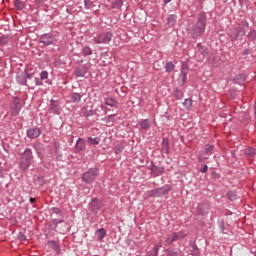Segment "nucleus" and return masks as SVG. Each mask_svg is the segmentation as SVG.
<instances>
[{
  "instance_id": "obj_50",
  "label": "nucleus",
  "mask_w": 256,
  "mask_h": 256,
  "mask_svg": "<svg viewBox=\"0 0 256 256\" xmlns=\"http://www.w3.org/2000/svg\"><path fill=\"white\" fill-rule=\"evenodd\" d=\"M63 222H64L63 219H57V218L53 219V221H52L54 227H57V225H59V223H63Z\"/></svg>"
},
{
  "instance_id": "obj_34",
  "label": "nucleus",
  "mask_w": 256,
  "mask_h": 256,
  "mask_svg": "<svg viewBox=\"0 0 256 256\" xmlns=\"http://www.w3.org/2000/svg\"><path fill=\"white\" fill-rule=\"evenodd\" d=\"M166 73H172L175 70V64L173 62H167L165 65Z\"/></svg>"
},
{
  "instance_id": "obj_28",
  "label": "nucleus",
  "mask_w": 256,
  "mask_h": 256,
  "mask_svg": "<svg viewBox=\"0 0 256 256\" xmlns=\"http://www.w3.org/2000/svg\"><path fill=\"white\" fill-rule=\"evenodd\" d=\"M215 149V146L213 145H206L204 147V151L202 152V155H213V150Z\"/></svg>"
},
{
  "instance_id": "obj_16",
  "label": "nucleus",
  "mask_w": 256,
  "mask_h": 256,
  "mask_svg": "<svg viewBox=\"0 0 256 256\" xmlns=\"http://www.w3.org/2000/svg\"><path fill=\"white\" fill-rule=\"evenodd\" d=\"M105 105H107L108 107H115V109H119V101H117L115 98L113 97H108L105 98L104 101Z\"/></svg>"
},
{
  "instance_id": "obj_62",
  "label": "nucleus",
  "mask_w": 256,
  "mask_h": 256,
  "mask_svg": "<svg viewBox=\"0 0 256 256\" xmlns=\"http://www.w3.org/2000/svg\"><path fill=\"white\" fill-rule=\"evenodd\" d=\"M254 113H255V116H256V103L254 105Z\"/></svg>"
},
{
  "instance_id": "obj_54",
  "label": "nucleus",
  "mask_w": 256,
  "mask_h": 256,
  "mask_svg": "<svg viewBox=\"0 0 256 256\" xmlns=\"http://www.w3.org/2000/svg\"><path fill=\"white\" fill-rule=\"evenodd\" d=\"M251 54V49H245L243 52H242V55L245 56V55H250Z\"/></svg>"
},
{
  "instance_id": "obj_8",
  "label": "nucleus",
  "mask_w": 256,
  "mask_h": 256,
  "mask_svg": "<svg viewBox=\"0 0 256 256\" xmlns=\"http://www.w3.org/2000/svg\"><path fill=\"white\" fill-rule=\"evenodd\" d=\"M39 43L46 46L53 45L55 43V35L52 33L42 34Z\"/></svg>"
},
{
  "instance_id": "obj_55",
  "label": "nucleus",
  "mask_w": 256,
  "mask_h": 256,
  "mask_svg": "<svg viewBox=\"0 0 256 256\" xmlns=\"http://www.w3.org/2000/svg\"><path fill=\"white\" fill-rule=\"evenodd\" d=\"M91 115H93V111H86L85 113H84V117H91Z\"/></svg>"
},
{
  "instance_id": "obj_31",
  "label": "nucleus",
  "mask_w": 256,
  "mask_h": 256,
  "mask_svg": "<svg viewBox=\"0 0 256 256\" xmlns=\"http://www.w3.org/2000/svg\"><path fill=\"white\" fill-rule=\"evenodd\" d=\"M162 151H164V153H169V139L168 138L162 139Z\"/></svg>"
},
{
  "instance_id": "obj_64",
  "label": "nucleus",
  "mask_w": 256,
  "mask_h": 256,
  "mask_svg": "<svg viewBox=\"0 0 256 256\" xmlns=\"http://www.w3.org/2000/svg\"><path fill=\"white\" fill-rule=\"evenodd\" d=\"M101 109H105V106L101 105Z\"/></svg>"
},
{
  "instance_id": "obj_26",
  "label": "nucleus",
  "mask_w": 256,
  "mask_h": 256,
  "mask_svg": "<svg viewBox=\"0 0 256 256\" xmlns=\"http://www.w3.org/2000/svg\"><path fill=\"white\" fill-rule=\"evenodd\" d=\"M151 127V122H149V119H144L140 122V129L143 131H147Z\"/></svg>"
},
{
  "instance_id": "obj_42",
  "label": "nucleus",
  "mask_w": 256,
  "mask_h": 256,
  "mask_svg": "<svg viewBox=\"0 0 256 256\" xmlns=\"http://www.w3.org/2000/svg\"><path fill=\"white\" fill-rule=\"evenodd\" d=\"M36 183L40 187H43V185H45V178L43 176H38L36 179Z\"/></svg>"
},
{
  "instance_id": "obj_29",
  "label": "nucleus",
  "mask_w": 256,
  "mask_h": 256,
  "mask_svg": "<svg viewBox=\"0 0 256 256\" xmlns=\"http://www.w3.org/2000/svg\"><path fill=\"white\" fill-rule=\"evenodd\" d=\"M123 7V0H114L111 3V9H121Z\"/></svg>"
},
{
  "instance_id": "obj_23",
  "label": "nucleus",
  "mask_w": 256,
  "mask_h": 256,
  "mask_svg": "<svg viewBox=\"0 0 256 256\" xmlns=\"http://www.w3.org/2000/svg\"><path fill=\"white\" fill-rule=\"evenodd\" d=\"M105 235H107V231H105V228H100L96 231V237L98 241H102L105 239Z\"/></svg>"
},
{
  "instance_id": "obj_21",
  "label": "nucleus",
  "mask_w": 256,
  "mask_h": 256,
  "mask_svg": "<svg viewBox=\"0 0 256 256\" xmlns=\"http://www.w3.org/2000/svg\"><path fill=\"white\" fill-rule=\"evenodd\" d=\"M50 113H59V103L55 100H50Z\"/></svg>"
},
{
  "instance_id": "obj_41",
  "label": "nucleus",
  "mask_w": 256,
  "mask_h": 256,
  "mask_svg": "<svg viewBox=\"0 0 256 256\" xmlns=\"http://www.w3.org/2000/svg\"><path fill=\"white\" fill-rule=\"evenodd\" d=\"M83 55L88 56V55H93V50L89 48V46H86L82 50Z\"/></svg>"
},
{
  "instance_id": "obj_49",
  "label": "nucleus",
  "mask_w": 256,
  "mask_h": 256,
  "mask_svg": "<svg viewBox=\"0 0 256 256\" xmlns=\"http://www.w3.org/2000/svg\"><path fill=\"white\" fill-rule=\"evenodd\" d=\"M114 151L116 155H120V153H123V148L121 146H116Z\"/></svg>"
},
{
  "instance_id": "obj_20",
  "label": "nucleus",
  "mask_w": 256,
  "mask_h": 256,
  "mask_svg": "<svg viewBox=\"0 0 256 256\" xmlns=\"http://www.w3.org/2000/svg\"><path fill=\"white\" fill-rule=\"evenodd\" d=\"M19 167H20V170L25 172V171H27V169H29V167H31V162L29 160H25V159L21 158Z\"/></svg>"
},
{
  "instance_id": "obj_53",
  "label": "nucleus",
  "mask_w": 256,
  "mask_h": 256,
  "mask_svg": "<svg viewBox=\"0 0 256 256\" xmlns=\"http://www.w3.org/2000/svg\"><path fill=\"white\" fill-rule=\"evenodd\" d=\"M208 169H209V166H207V164H204L200 171L201 173H207Z\"/></svg>"
},
{
  "instance_id": "obj_3",
  "label": "nucleus",
  "mask_w": 256,
  "mask_h": 256,
  "mask_svg": "<svg viewBox=\"0 0 256 256\" xmlns=\"http://www.w3.org/2000/svg\"><path fill=\"white\" fill-rule=\"evenodd\" d=\"M99 176V169L97 168H90L86 172H84L81 175V179L83 183H86L87 185H91L92 183H95V179Z\"/></svg>"
},
{
  "instance_id": "obj_27",
  "label": "nucleus",
  "mask_w": 256,
  "mask_h": 256,
  "mask_svg": "<svg viewBox=\"0 0 256 256\" xmlns=\"http://www.w3.org/2000/svg\"><path fill=\"white\" fill-rule=\"evenodd\" d=\"M246 79L247 77L245 76V74H238L234 78V83H238L239 85H241V83H245Z\"/></svg>"
},
{
  "instance_id": "obj_43",
  "label": "nucleus",
  "mask_w": 256,
  "mask_h": 256,
  "mask_svg": "<svg viewBox=\"0 0 256 256\" xmlns=\"http://www.w3.org/2000/svg\"><path fill=\"white\" fill-rule=\"evenodd\" d=\"M190 251L192 252V255H193V256L199 255V248H198L195 244H193V245L191 246V250H190Z\"/></svg>"
},
{
  "instance_id": "obj_11",
  "label": "nucleus",
  "mask_w": 256,
  "mask_h": 256,
  "mask_svg": "<svg viewBox=\"0 0 256 256\" xmlns=\"http://www.w3.org/2000/svg\"><path fill=\"white\" fill-rule=\"evenodd\" d=\"M16 81L19 83V85H28L29 78H27V71L25 72H19L16 76Z\"/></svg>"
},
{
  "instance_id": "obj_32",
  "label": "nucleus",
  "mask_w": 256,
  "mask_h": 256,
  "mask_svg": "<svg viewBox=\"0 0 256 256\" xmlns=\"http://www.w3.org/2000/svg\"><path fill=\"white\" fill-rule=\"evenodd\" d=\"M246 37L249 41H256V30L251 28Z\"/></svg>"
},
{
  "instance_id": "obj_4",
  "label": "nucleus",
  "mask_w": 256,
  "mask_h": 256,
  "mask_svg": "<svg viewBox=\"0 0 256 256\" xmlns=\"http://www.w3.org/2000/svg\"><path fill=\"white\" fill-rule=\"evenodd\" d=\"M187 237V233L180 231V232H173L170 234H167L165 237V247H169V245H173L175 241H179V239H185Z\"/></svg>"
},
{
  "instance_id": "obj_7",
  "label": "nucleus",
  "mask_w": 256,
  "mask_h": 256,
  "mask_svg": "<svg viewBox=\"0 0 256 256\" xmlns=\"http://www.w3.org/2000/svg\"><path fill=\"white\" fill-rule=\"evenodd\" d=\"M101 207H103V202L99 198H94L89 203V211H91V213H94V215H97V213L101 211Z\"/></svg>"
},
{
  "instance_id": "obj_38",
  "label": "nucleus",
  "mask_w": 256,
  "mask_h": 256,
  "mask_svg": "<svg viewBox=\"0 0 256 256\" xmlns=\"http://www.w3.org/2000/svg\"><path fill=\"white\" fill-rule=\"evenodd\" d=\"M85 9H93L95 7V3L91 0H84Z\"/></svg>"
},
{
  "instance_id": "obj_13",
  "label": "nucleus",
  "mask_w": 256,
  "mask_h": 256,
  "mask_svg": "<svg viewBox=\"0 0 256 256\" xmlns=\"http://www.w3.org/2000/svg\"><path fill=\"white\" fill-rule=\"evenodd\" d=\"M38 157H43L45 155V146L41 144L40 142H35L33 145Z\"/></svg>"
},
{
  "instance_id": "obj_63",
  "label": "nucleus",
  "mask_w": 256,
  "mask_h": 256,
  "mask_svg": "<svg viewBox=\"0 0 256 256\" xmlns=\"http://www.w3.org/2000/svg\"><path fill=\"white\" fill-rule=\"evenodd\" d=\"M0 173H3V168L0 167Z\"/></svg>"
},
{
  "instance_id": "obj_39",
  "label": "nucleus",
  "mask_w": 256,
  "mask_h": 256,
  "mask_svg": "<svg viewBox=\"0 0 256 256\" xmlns=\"http://www.w3.org/2000/svg\"><path fill=\"white\" fill-rule=\"evenodd\" d=\"M183 95H184V93H183L181 90H179V89H176V90L174 91V97H175V99H177V100L183 99Z\"/></svg>"
},
{
  "instance_id": "obj_44",
  "label": "nucleus",
  "mask_w": 256,
  "mask_h": 256,
  "mask_svg": "<svg viewBox=\"0 0 256 256\" xmlns=\"http://www.w3.org/2000/svg\"><path fill=\"white\" fill-rule=\"evenodd\" d=\"M48 247H50L51 249H54V251H57V242L51 240L48 242Z\"/></svg>"
},
{
  "instance_id": "obj_9",
  "label": "nucleus",
  "mask_w": 256,
  "mask_h": 256,
  "mask_svg": "<svg viewBox=\"0 0 256 256\" xmlns=\"http://www.w3.org/2000/svg\"><path fill=\"white\" fill-rule=\"evenodd\" d=\"M27 79V87H29V89H35V87L43 85V81L37 77H34L33 74H27Z\"/></svg>"
},
{
  "instance_id": "obj_1",
  "label": "nucleus",
  "mask_w": 256,
  "mask_h": 256,
  "mask_svg": "<svg viewBox=\"0 0 256 256\" xmlns=\"http://www.w3.org/2000/svg\"><path fill=\"white\" fill-rule=\"evenodd\" d=\"M207 27V14L205 12H200L197 17L196 23L192 26L190 30V35L192 39H197L205 33V28Z\"/></svg>"
},
{
  "instance_id": "obj_19",
  "label": "nucleus",
  "mask_w": 256,
  "mask_h": 256,
  "mask_svg": "<svg viewBox=\"0 0 256 256\" xmlns=\"http://www.w3.org/2000/svg\"><path fill=\"white\" fill-rule=\"evenodd\" d=\"M151 170L156 176L163 175V173H165V168L163 166H156L152 164Z\"/></svg>"
},
{
  "instance_id": "obj_5",
  "label": "nucleus",
  "mask_w": 256,
  "mask_h": 256,
  "mask_svg": "<svg viewBox=\"0 0 256 256\" xmlns=\"http://www.w3.org/2000/svg\"><path fill=\"white\" fill-rule=\"evenodd\" d=\"M171 191V185H165L163 187L150 190L148 192V197H163V195H167Z\"/></svg>"
},
{
  "instance_id": "obj_58",
  "label": "nucleus",
  "mask_w": 256,
  "mask_h": 256,
  "mask_svg": "<svg viewBox=\"0 0 256 256\" xmlns=\"http://www.w3.org/2000/svg\"><path fill=\"white\" fill-rule=\"evenodd\" d=\"M164 1V5H167V3H171V0H163Z\"/></svg>"
},
{
  "instance_id": "obj_59",
  "label": "nucleus",
  "mask_w": 256,
  "mask_h": 256,
  "mask_svg": "<svg viewBox=\"0 0 256 256\" xmlns=\"http://www.w3.org/2000/svg\"><path fill=\"white\" fill-rule=\"evenodd\" d=\"M30 203H35V198H30Z\"/></svg>"
},
{
  "instance_id": "obj_12",
  "label": "nucleus",
  "mask_w": 256,
  "mask_h": 256,
  "mask_svg": "<svg viewBox=\"0 0 256 256\" xmlns=\"http://www.w3.org/2000/svg\"><path fill=\"white\" fill-rule=\"evenodd\" d=\"M198 215H207L209 213V204L202 202L197 206Z\"/></svg>"
},
{
  "instance_id": "obj_47",
  "label": "nucleus",
  "mask_w": 256,
  "mask_h": 256,
  "mask_svg": "<svg viewBox=\"0 0 256 256\" xmlns=\"http://www.w3.org/2000/svg\"><path fill=\"white\" fill-rule=\"evenodd\" d=\"M113 117H117V114H112V115L107 116L106 118H104V121L106 123H111Z\"/></svg>"
},
{
  "instance_id": "obj_10",
  "label": "nucleus",
  "mask_w": 256,
  "mask_h": 256,
  "mask_svg": "<svg viewBox=\"0 0 256 256\" xmlns=\"http://www.w3.org/2000/svg\"><path fill=\"white\" fill-rule=\"evenodd\" d=\"M10 109L11 115H13V117H17V115H19V113L21 112V102H19L18 100L12 101Z\"/></svg>"
},
{
  "instance_id": "obj_24",
  "label": "nucleus",
  "mask_w": 256,
  "mask_h": 256,
  "mask_svg": "<svg viewBox=\"0 0 256 256\" xmlns=\"http://www.w3.org/2000/svg\"><path fill=\"white\" fill-rule=\"evenodd\" d=\"M227 198L229 199V201H237V199H239V196L237 195V191L229 190L227 192Z\"/></svg>"
},
{
  "instance_id": "obj_56",
  "label": "nucleus",
  "mask_w": 256,
  "mask_h": 256,
  "mask_svg": "<svg viewBox=\"0 0 256 256\" xmlns=\"http://www.w3.org/2000/svg\"><path fill=\"white\" fill-rule=\"evenodd\" d=\"M45 1H47V0H36V3H37L38 5H41V3H45Z\"/></svg>"
},
{
  "instance_id": "obj_14",
  "label": "nucleus",
  "mask_w": 256,
  "mask_h": 256,
  "mask_svg": "<svg viewBox=\"0 0 256 256\" xmlns=\"http://www.w3.org/2000/svg\"><path fill=\"white\" fill-rule=\"evenodd\" d=\"M41 135V130L39 128H29L27 130V137L30 139H37Z\"/></svg>"
},
{
  "instance_id": "obj_40",
  "label": "nucleus",
  "mask_w": 256,
  "mask_h": 256,
  "mask_svg": "<svg viewBox=\"0 0 256 256\" xmlns=\"http://www.w3.org/2000/svg\"><path fill=\"white\" fill-rule=\"evenodd\" d=\"M87 141H88L89 145H99V139L98 138L88 137Z\"/></svg>"
},
{
  "instance_id": "obj_2",
  "label": "nucleus",
  "mask_w": 256,
  "mask_h": 256,
  "mask_svg": "<svg viewBox=\"0 0 256 256\" xmlns=\"http://www.w3.org/2000/svg\"><path fill=\"white\" fill-rule=\"evenodd\" d=\"M247 29H249V22L242 21L239 25V27L232 28L228 32V37L232 43H235V41H241L243 37H245V33H247Z\"/></svg>"
},
{
  "instance_id": "obj_60",
  "label": "nucleus",
  "mask_w": 256,
  "mask_h": 256,
  "mask_svg": "<svg viewBox=\"0 0 256 256\" xmlns=\"http://www.w3.org/2000/svg\"><path fill=\"white\" fill-rule=\"evenodd\" d=\"M104 109H105V112H104V113H105V115H107V111H109V108H108V107H105Z\"/></svg>"
},
{
  "instance_id": "obj_35",
  "label": "nucleus",
  "mask_w": 256,
  "mask_h": 256,
  "mask_svg": "<svg viewBox=\"0 0 256 256\" xmlns=\"http://www.w3.org/2000/svg\"><path fill=\"white\" fill-rule=\"evenodd\" d=\"M198 51L203 55V57H207L209 55V50L205 46H199Z\"/></svg>"
},
{
  "instance_id": "obj_17",
  "label": "nucleus",
  "mask_w": 256,
  "mask_h": 256,
  "mask_svg": "<svg viewBox=\"0 0 256 256\" xmlns=\"http://www.w3.org/2000/svg\"><path fill=\"white\" fill-rule=\"evenodd\" d=\"M85 146H86L85 140L83 138H79L75 145V149L77 153L81 151H85Z\"/></svg>"
},
{
  "instance_id": "obj_33",
  "label": "nucleus",
  "mask_w": 256,
  "mask_h": 256,
  "mask_svg": "<svg viewBox=\"0 0 256 256\" xmlns=\"http://www.w3.org/2000/svg\"><path fill=\"white\" fill-rule=\"evenodd\" d=\"M244 153H245L246 157H255L256 149L250 147V148H247Z\"/></svg>"
},
{
  "instance_id": "obj_52",
  "label": "nucleus",
  "mask_w": 256,
  "mask_h": 256,
  "mask_svg": "<svg viewBox=\"0 0 256 256\" xmlns=\"http://www.w3.org/2000/svg\"><path fill=\"white\" fill-rule=\"evenodd\" d=\"M52 213H55V215H61V209L57 207L52 208Z\"/></svg>"
},
{
  "instance_id": "obj_25",
  "label": "nucleus",
  "mask_w": 256,
  "mask_h": 256,
  "mask_svg": "<svg viewBox=\"0 0 256 256\" xmlns=\"http://www.w3.org/2000/svg\"><path fill=\"white\" fill-rule=\"evenodd\" d=\"M175 23H177V15L175 14L169 15L167 19V25H169V27H174Z\"/></svg>"
},
{
  "instance_id": "obj_51",
  "label": "nucleus",
  "mask_w": 256,
  "mask_h": 256,
  "mask_svg": "<svg viewBox=\"0 0 256 256\" xmlns=\"http://www.w3.org/2000/svg\"><path fill=\"white\" fill-rule=\"evenodd\" d=\"M167 256H179V253L175 250L168 251Z\"/></svg>"
},
{
  "instance_id": "obj_61",
  "label": "nucleus",
  "mask_w": 256,
  "mask_h": 256,
  "mask_svg": "<svg viewBox=\"0 0 256 256\" xmlns=\"http://www.w3.org/2000/svg\"><path fill=\"white\" fill-rule=\"evenodd\" d=\"M161 249V245L156 246V251H159Z\"/></svg>"
},
{
  "instance_id": "obj_36",
  "label": "nucleus",
  "mask_w": 256,
  "mask_h": 256,
  "mask_svg": "<svg viewBox=\"0 0 256 256\" xmlns=\"http://www.w3.org/2000/svg\"><path fill=\"white\" fill-rule=\"evenodd\" d=\"M14 7H16V9H24L25 8V2L21 1V0H15L14 1Z\"/></svg>"
},
{
  "instance_id": "obj_46",
  "label": "nucleus",
  "mask_w": 256,
  "mask_h": 256,
  "mask_svg": "<svg viewBox=\"0 0 256 256\" xmlns=\"http://www.w3.org/2000/svg\"><path fill=\"white\" fill-rule=\"evenodd\" d=\"M49 77V73L47 71H42L40 73V81H44V79H47Z\"/></svg>"
},
{
  "instance_id": "obj_37",
  "label": "nucleus",
  "mask_w": 256,
  "mask_h": 256,
  "mask_svg": "<svg viewBox=\"0 0 256 256\" xmlns=\"http://www.w3.org/2000/svg\"><path fill=\"white\" fill-rule=\"evenodd\" d=\"M183 105L187 109H191L193 107V100L191 98L185 99Z\"/></svg>"
},
{
  "instance_id": "obj_6",
  "label": "nucleus",
  "mask_w": 256,
  "mask_h": 256,
  "mask_svg": "<svg viewBox=\"0 0 256 256\" xmlns=\"http://www.w3.org/2000/svg\"><path fill=\"white\" fill-rule=\"evenodd\" d=\"M113 39V34L111 32H104L94 37L93 41L97 44L109 43Z\"/></svg>"
},
{
  "instance_id": "obj_18",
  "label": "nucleus",
  "mask_w": 256,
  "mask_h": 256,
  "mask_svg": "<svg viewBox=\"0 0 256 256\" xmlns=\"http://www.w3.org/2000/svg\"><path fill=\"white\" fill-rule=\"evenodd\" d=\"M187 71L188 68L187 67H182L181 69V73L179 75V79L181 81V85H185V83H187Z\"/></svg>"
},
{
  "instance_id": "obj_45",
  "label": "nucleus",
  "mask_w": 256,
  "mask_h": 256,
  "mask_svg": "<svg viewBox=\"0 0 256 256\" xmlns=\"http://www.w3.org/2000/svg\"><path fill=\"white\" fill-rule=\"evenodd\" d=\"M17 239L19 241H27V236H25V234L23 232H19L18 236H17Z\"/></svg>"
},
{
  "instance_id": "obj_30",
  "label": "nucleus",
  "mask_w": 256,
  "mask_h": 256,
  "mask_svg": "<svg viewBox=\"0 0 256 256\" xmlns=\"http://www.w3.org/2000/svg\"><path fill=\"white\" fill-rule=\"evenodd\" d=\"M82 97L83 96L80 95L79 93H76V92L72 93L71 94L72 103H81V98Z\"/></svg>"
},
{
  "instance_id": "obj_15",
  "label": "nucleus",
  "mask_w": 256,
  "mask_h": 256,
  "mask_svg": "<svg viewBox=\"0 0 256 256\" xmlns=\"http://www.w3.org/2000/svg\"><path fill=\"white\" fill-rule=\"evenodd\" d=\"M21 159H24L25 161H30V163L33 162V151L31 148H27L22 153Z\"/></svg>"
},
{
  "instance_id": "obj_22",
  "label": "nucleus",
  "mask_w": 256,
  "mask_h": 256,
  "mask_svg": "<svg viewBox=\"0 0 256 256\" xmlns=\"http://www.w3.org/2000/svg\"><path fill=\"white\" fill-rule=\"evenodd\" d=\"M86 74H87V67L85 66H80L75 71L76 77H85Z\"/></svg>"
},
{
  "instance_id": "obj_57",
  "label": "nucleus",
  "mask_w": 256,
  "mask_h": 256,
  "mask_svg": "<svg viewBox=\"0 0 256 256\" xmlns=\"http://www.w3.org/2000/svg\"><path fill=\"white\" fill-rule=\"evenodd\" d=\"M220 229H221V233H223L225 231V225L221 224Z\"/></svg>"
},
{
  "instance_id": "obj_48",
  "label": "nucleus",
  "mask_w": 256,
  "mask_h": 256,
  "mask_svg": "<svg viewBox=\"0 0 256 256\" xmlns=\"http://www.w3.org/2000/svg\"><path fill=\"white\" fill-rule=\"evenodd\" d=\"M211 177H212V179H220L221 175L219 173H217L216 171H212Z\"/></svg>"
}]
</instances>
